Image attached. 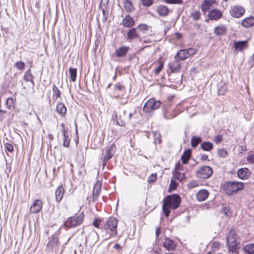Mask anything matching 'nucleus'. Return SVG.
I'll use <instances>...</instances> for the list:
<instances>
[{
    "label": "nucleus",
    "mask_w": 254,
    "mask_h": 254,
    "mask_svg": "<svg viewBox=\"0 0 254 254\" xmlns=\"http://www.w3.org/2000/svg\"><path fill=\"white\" fill-rule=\"evenodd\" d=\"M118 219L114 217H109L101 225V234L104 240H109L117 235Z\"/></svg>",
    "instance_id": "obj_1"
},
{
    "label": "nucleus",
    "mask_w": 254,
    "mask_h": 254,
    "mask_svg": "<svg viewBox=\"0 0 254 254\" xmlns=\"http://www.w3.org/2000/svg\"><path fill=\"white\" fill-rule=\"evenodd\" d=\"M221 187L226 194L232 195L244 190L245 184L241 182L228 181L223 184Z\"/></svg>",
    "instance_id": "obj_2"
},
{
    "label": "nucleus",
    "mask_w": 254,
    "mask_h": 254,
    "mask_svg": "<svg viewBox=\"0 0 254 254\" xmlns=\"http://www.w3.org/2000/svg\"><path fill=\"white\" fill-rule=\"evenodd\" d=\"M173 96H170L167 100L162 103V114L164 118L167 120L176 117L178 114L176 113V110L172 107Z\"/></svg>",
    "instance_id": "obj_3"
},
{
    "label": "nucleus",
    "mask_w": 254,
    "mask_h": 254,
    "mask_svg": "<svg viewBox=\"0 0 254 254\" xmlns=\"http://www.w3.org/2000/svg\"><path fill=\"white\" fill-rule=\"evenodd\" d=\"M181 198L178 193H173L167 195L163 200V202L166 204V205L171 207L174 210L178 208L181 203Z\"/></svg>",
    "instance_id": "obj_4"
},
{
    "label": "nucleus",
    "mask_w": 254,
    "mask_h": 254,
    "mask_svg": "<svg viewBox=\"0 0 254 254\" xmlns=\"http://www.w3.org/2000/svg\"><path fill=\"white\" fill-rule=\"evenodd\" d=\"M213 172V169L207 165H204L200 167L194 174V176L202 180H205L209 178Z\"/></svg>",
    "instance_id": "obj_5"
},
{
    "label": "nucleus",
    "mask_w": 254,
    "mask_h": 254,
    "mask_svg": "<svg viewBox=\"0 0 254 254\" xmlns=\"http://www.w3.org/2000/svg\"><path fill=\"white\" fill-rule=\"evenodd\" d=\"M83 219V212L78 215L70 217L65 222H64V227L67 229L76 227L82 223Z\"/></svg>",
    "instance_id": "obj_6"
},
{
    "label": "nucleus",
    "mask_w": 254,
    "mask_h": 254,
    "mask_svg": "<svg viewBox=\"0 0 254 254\" xmlns=\"http://www.w3.org/2000/svg\"><path fill=\"white\" fill-rule=\"evenodd\" d=\"M161 105L162 102L160 100H156L152 98L145 102L142 110L144 113H150L158 109L161 107Z\"/></svg>",
    "instance_id": "obj_7"
},
{
    "label": "nucleus",
    "mask_w": 254,
    "mask_h": 254,
    "mask_svg": "<svg viewBox=\"0 0 254 254\" xmlns=\"http://www.w3.org/2000/svg\"><path fill=\"white\" fill-rule=\"evenodd\" d=\"M116 151V147L114 144H112L109 148H108L106 151L105 154L103 156L102 166L104 168L107 162L112 158L113 155Z\"/></svg>",
    "instance_id": "obj_8"
},
{
    "label": "nucleus",
    "mask_w": 254,
    "mask_h": 254,
    "mask_svg": "<svg viewBox=\"0 0 254 254\" xmlns=\"http://www.w3.org/2000/svg\"><path fill=\"white\" fill-rule=\"evenodd\" d=\"M230 15L234 18H240L245 13V8L241 5H235L231 6L229 9Z\"/></svg>",
    "instance_id": "obj_9"
},
{
    "label": "nucleus",
    "mask_w": 254,
    "mask_h": 254,
    "mask_svg": "<svg viewBox=\"0 0 254 254\" xmlns=\"http://www.w3.org/2000/svg\"><path fill=\"white\" fill-rule=\"evenodd\" d=\"M248 47V41H236L234 42V48L237 52H243Z\"/></svg>",
    "instance_id": "obj_10"
},
{
    "label": "nucleus",
    "mask_w": 254,
    "mask_h": 254,
    "mask_svg": "<svg viewBox=\"0 0 254 254\" xmlns=\"http://www.w3.org/2000/svg\"><path fill=\"white\" fill-rule=\"evenodd\" d=\"M252 174L251 171L248 168H242L239 169L237 172L238 177L241 180H246L249 179Z\"/></svg>",
    "instance_id": "obj_11"
},
{
    "label": "nucleus",
    "mask_w": 254,
    "mask_h": 254,
    "mask_svg": "<svg viewBox=\"0 0 254 254\" xmlns=\"http://www.w3.org/2000/svg\"><path fill=\"white\" fill-rule=\"evenodd\" d=\"M42 206L43 203L41 200L35 199L30 208V213L35 214L39 212L42 208Z\"/></svg>",
    "instance_id": "obj_12"
},
{
    "label": "nucleus",
    "mask_w": 254,
    "mask_h": 254,
    "mask_svg": "<svg viewBox=\"0 0 254 254\" xmlns=\"http://www.w3.org/2000/svg\"><path fill=\"white\" fill-rule=\"evenodd\" d=\"M163 247L168 251H171L176 249L177 244L173 240L169 238L165 237V241L163 242Z\"/></svg>",
    "instance_id": "obj_13"
},
{
    "label": "nucleus",
    "mask_w": 254,
    "mask_h": 254,
    "mask_svg": "<svg viewBox=\"0 0 254 254\" xmlns=\"http://www.w3.org/2000/svg\"><path fill=\"white\" fill-rule=\"evenodd\" d=\"M222 15V12L217 9L210 10L208 14V18L211 20H218Z\"/></svg>",
    "instance_id": "obj_14"
},
{
    "label": "nucleus",
    "mask_w": 254,
    "mask_h": 254,
    "mask_svg": "<svg viewBox=\"0 0 254 254\" xmlns=\"http://www.w3.org/2000/svg\"><path fill=\"white\" fill-rule=\"evenodd\" d=\"M129 49V47L123 46L116 50L115 54L118 58H122L127 54Z\"/></svg>",
    "instance_id": "obj_15"
},
{
    "label": "nucleus",
    "mask_w": 254,
    "mask_h": 254,
    "mask_svg": "<svg viewBox=\"0 0 254 254\" xmlns=\"http://www.w3.org/2000/svg\"><path fill=\"white\" fill-rule=\"evenodd\" d=\"M135 24V21L130 15H127L123 19L122 25L125 27L131 28Z\"/></svg>",
    "instance_id": "obj_16"
},
{
    "label": "nucleus",
    "mask_w": 254,
    "mask_h": 254,
    "mask_svg": "<svg viewBox=\"0 0 254 254\" xmlns=\"http://www.w3.org/2000/svg\"><path fill=\"white\" fill-rule=\"evenodd\" d=\"M136 38L140 39L139 35L137 31V28H130L127 33V39L132 41Z\"/></svg>",
    "instance_id": "obj_17"
},
{
    "label": "nucleus",
    "mask_w": 254,
    "mask_h": 254,
    "mask_svg": "<svg viewBox=\"0 0 254 254\" xmlns=\"http://www.w3.org/2000/svg\"><path fill=\"white\" fill-rule=\"evenodd\" d=\"M209 194V192L207 190L202 189L196 193V197L198 201H203L208 198Z\"/></svg>",
    "instance_id": "obj_18"
},
{
    "label": "nucleus",
    "mask_w": 254,
    "mask_h": 254,
    "mask_svg": "<svg viewBox=\"0 0 254 254\" xmlns=\"http://www.w3.org/2000/svg\"><path fill=\"white\" fill-rule=\"evenodd\" d=\"M168 66L171 72L177 73L181 69V64L177 59H175L174 61L169 63Z\"/></svg>",
    "instance_id": "obj_19"
},
{
    "label": "nucleus",
    "mask_w": 254,
    "mask_h": 254,
    "mask_svg": "<svg viewBox=\"0 0 254 254\" xmlns=\"http://www.w3.org/2000/svg\"><path fill=\"white\" fill-rule=\"evenodd\" d=\"M126 114V112L125 110L121 113L119 115L115 114L116 123L118 126L123 127L126 124L125 121Z\"/></svg>",
    "instance_id": "obj_20"
},
{
    "label": "nucleus",
    "mask_w": 254,
    "mask_h": 254,
    "mask_svg": "<svg viewBox=\"0 0 254 254\" xmlns=\"http://www.w3.org/2000/svg\"><path fill=\"white\" fill-rule=\"evenodd\" d=\"M59 244V240L57 236L54 234L51 237V239L48 243L47 247V248L52 251L54 248L57 247Z\"/></svg>",
    "instance_id": "obj_21"
},
{
    "label": "nucleus",
    "mask_w": 254,
    "mask_h": 254,
    "mask_svg": "<svg viewBox=\"0 0 254 254\" xmlns=\"http://www.w3.org/2000/svg\"><path fill=\"white\" fill-rule=\"evenodd\" d=\"M213 32L217 36H224L227 33V28L223 24L219 25L214 28Z\"/></svg>",
    "instance_id": "obj_22"
},
{
    "label": "nucleus",
    "mask_w": 254,
    "mask_h": 254,
    "mask_svg": "<svg viewBox=\"0 0 254 254\" xmlns=\"http://www.w3.org/2000/svg\"><path fill=\"white\" fill-rule=\"evenodd\" d=\"M241 25L243 27L249 28L254 25V17L250 16L244 19L241 22Z\"/></svg>",
    "instance_id": "obj_23"
},
{
    "label": "nucleus",
    "mask_w": 254,
    "mask_h": 254,
    "mask_svg": "<svg viewBox=\"0 0 254 254\" xmlns=\"http://www.w3.org/2000/svg\"><path fill=\"white\" fill-rule=\"evenodd\" d=\"M99 240L98 233L93 229H91L89 232L88 237H86V242L87 240L91 241L93 245H94Z\"/></svg>",
    "instance_id": "obj_24"
},
{
    "label": "nucleus",
    "mask_w": 254,
    "mask_h": 254,
    "mask_svg": "<svg viewBox=\"0 0 254 254\" xmlns=\"http://www.w3.org/2000/svg\"><path fill=\"white\" fill-rule=\"evenodd\" d=\"M169 8L165 5H159L157 6V12L161 16H166L169 13Z\"/></svg>",
    "instance_id": "obj_25"
},
{
    "label": "nucleus",
    "mask_w": 254,
    "mask_h": 254,
    "mask_svg": "<svg viewBox=\"0 0 254 254\" xmlns=\"http://www.w3.org/2000/svg\"><path fill=\"white\" fill-rule=\"evenodd\" d=\"M191 150L188 149L185 150L181 155V160L183 164H187L190 158Z\"/></svg>",
    "instance_id": "obj_26"
},
{
    "label": "nucleus",
    "mask_w": 254,
    "mask_h": 254,
    "mask_svg": "<svg viewBox=\"0 0 254 254\" xmlns=\"http://www.w3.org/2000/svg\"><path fill=\"white\" fill-rule=\"evenodd\" d=\"M226 235L227 245H229V244H233V243H236V234L234 230H230Z\"/></svg>",
    "instance_id": "obj_27"
},
{
    "label": "nucleus",
    "mask_w": 254,
    "mask_h": 254,
    "mask_svg": "<svg viewBox=\"0 0 254 254\" xmlns=\"http://www.w3.org/2000/svg\"><path fill=\"white\" fill-rule=\"evenodd\" d=\"M114 3L110 2V1H100L99 4V8L102 10H105V11H109L110 9L113 8Z\"/></svg>",
    "instance_id": "obj_28"
},
{
    "label": "nucleus",
    "mask_w": 254,
    "mask_h": 254,
    "mask_svg": "<svg viewBox=\"0 0 254 254\" xmlns=\"http://www.w3.org/2000/svg\"><path fill=\"white\" fill-rule=\"evenodd\" d=\"M214 147L213 144L210 141H205L200 144V148L204 151H211Z\"/></svg>",
    "instance_id": "obj_29"
},
{
    "label": "nucleus",
    "mask_w": 254,
    "mask_h": 254,
    "mask_svg": "<svg viewBox=\"0 0 254 254\" xmlns=\"http://www.w3.org/2000/svg\"><path fill=\"white\" fill-rule=\"evenodd\" d=\"M64 191V188L62 186L58 187L55 191L56 200L57 202H59L62 200Z\"/></svg>",
    "instance_id": "obj_30"
},
{
    "label": "nucleus",
    "mask_w": 254,
    "mask_h": 254,
    "mask_svg": "<svg viewBox=\"0 0 254 254\" xmlns=\"http://www.w3.org/2000/svg\"><path fill=\"white\" fill-rule=\"evenodd\" d=\"M56 110L61 117L64 116L66 113V108L64 104L62 102H59L57 104Z\"/></svg>",
    "instance_id": "obj_31"
},
{
    "label": "nucleus",
    "mask_w": 254,
    "mask_h": 254,
    "mask_svg": "<svg viewBox=\"0 0 254 254\" xmlns=\"http://www.w3.org/2000/svg\"><path fill=\"white\" fill-rule=\"evenodd\" d=\"M216 2L217 1H203L201 5L202 11L205 13L209 9L211 5L214 3H216Z\"/></svg>",
    "instance_id": "obj_32"
},
{
    "label": "nucleus",
    "mask_w": 254,
    "mask_h": 254,
    "mask_svg": "<svg viewBox=\"0 0 254 254\" xmlns=\"http://www.w3.org/2000/svg\"><path fill=\"white\" fill-rule=\"evenodd\" d=\"M202 142V137L200 136L193 135L192 136L190 141L191 146L194 148H196L197 145Z\"/></svg>",
    "instance_id": "obj_33"
},
{
    "label": "nucleus",
    "mask_w": 254,
    "mask_h": 254,
    "mask_svg": "<svg viewBox=\"0 0 254 254\" xmlns=\"http://www.w3.org/2000/svg\"><path fill=\"white\" fill-rule=\"evenodd\" d=\"M175 59H177V60L179 61H184L185 59H187L188 57L186 55V52L184 49L180 50L178 51L175 56Z\"/></svg>",
    "instance_id": "obj_34"
},
{
    "label": "nucleus",
    "mask_w": 254,
    "mask_h": 254,
    "mask_svg": "<svg viewBox=\"0 0 254 254\" xmlns=\"http://www.w3.org/2000/svg\"><path fill=\"white\" fill-rule=\"evenodd\" d=\"M243 251L247 254H254V243L249 244L244 246Z\"/></svg>",
    "instance_id": "obj_35"
},
{
    "label": "nucleus",
    "mask_w": 254,
    "mask_h": 254,
    "mask_svg": "<svg viewBox=\"0 0 254 254\" xmlns=\"http://www.w3.org/2000/svg\"><path fill=\"white\" fill-rule=\"evenodd\" d=\"M67 130L64 129L63 130V135L64 136L63 138V145L64 147H68L69 145V142L70 140V138H69L68 135L67 134Z\"/></svg>",
    "instance_id": "obj_36"
},
{
    "label": "nucleus",
    "mask_w": 254,
    "mask_h": 254,
    "mask_svg": "<svg viewBox=\"0 0 254 254\" xmlns=\"http://www.w3.org/2000/svg\"><path fill=\"white\" fill-rule=\"evenodd\" d=\"M123 4L124 8L127 12L129 13L134 9L131 1H124Z\"/></svg>",
    "instance_id": "obj_37"
},
{
    "label": "nucleus",
    "mask_w": 254,
    "mask_h": 254,
    "mask_svg": "<svg viewBox=\"0 0 254 254\" xmlns=\"http://www.w3.org/2000/svg\"><path fill=\"white\" fill-rule=\"evenodd\" d=\"M228 248V250L230 253H232L233 254H238V246L237 243H233V244H229L227 245Z\"/></svg>",
    "instance_id": "obj_38"
},
{
    "label": "nucleus",
    "mask_w": 254,
    "mask_h": 254,
    "mask_svg": "<svg viewBox=\"0 0 254 254\" xmlns=\"http://www.w3.org/2000/svg\"><path fill=\"white\" fill-rule=\"evenodd\" d=\"M221 212L227 217H231L232 214V211L231 210L230 207L228 206H223L222 209L221 210Z\"/></svg>",
    "instance_id": "obj_39"
},
{
    "label": "nucleus",
    "mask_w": 254,
    "mask_h": 254,
    "mask_svg": "<svg viewBox=\"0 0 254 254\" xmlns=\"http://www.w3.org/2000/svg\"><path fill=\"white\" fill-rule=\"evenodd\" d=\"M53 99L54 101H56L58 98L60 97L61 93L59 88L55 84L53 86Z\"/></svg>",
    "instance_id": "obj_40"
},
{
    "label": "nucleus",
    "mask_w": 254,
    "mask_h": 254,
    "mask_svg": "<svg viewBox=\"0 0 254 254\" xmlns=\"http://www.w3.org/2000/svg\"><path fill=\"white\" fill-rule=\"evenodd\" d=\"M77 71V70L76 68L70 67L69 68V72L70 74V79L72 82H74L76 81Z\"/></svg>",
    "instance_id": "obj_41"
},
{
    "label": "nucleus",
    "mask_w": 254,
    "mask_h": 254,
    "mask_svg": "<svg viewBox=\"0 0 254 254\" xmlns=\"http://www.w3.org/2000/svg\"><path fill=\"white\" fill-rule=\"evenodd\" d=\"M172 209L171 207H169L166 205V204L163 202L162 205V211L166 217H168L171 213V210Z\"/></svg>",
    "instance_id": "obj_42"
},
{
    "label": "nucleus",
    "mask_w": 254,
    "mask_h": 254,
    "mask_svg": "<svg viewBox=\"0 0 254 254\" xmlns=\"http://www.w3.org/2000/svg\"><path fill=\"white\" fill-rule=\"evenodd\" d=\"M34 76L32 75L30 69H28L25 72L23 77V79L26 81H31L32 79H34Z\"/></svg>",
    "instance_id": "obj_43"
},
{
    "label": "nucleus",
    "mask_w": 254,
    "mask_h": 254,
    "mask_svg": "<svg viewBox=\"0 0 254 254\" xmlns=\"http://www.w3.org/2000/svg\"><path fill=\"white\" fill-rule=\"evenodd\" d=\"M178 183L173 179H172L170 181V184L169 188V191L175 190L177 189L178 186Z\"/></svg>",
    "instance_id": "obj_44"
},
{
    "label": "nucleus",
    "mask_w": 254,
    "mask_h": 254,
    "mask_svg": "<svg viewBox=\"0 0 254 254\" xmlns=\"http://www.w3.org/2000/svg\"><path fill=\"white\" fill-rule=\"evenodd\" d=\"M102 224V220L99 218H95L92 222L93 226L97 228L101 229Z\"/></svg>",
    "instance_id": "obj_45"
},
{
    "label": "nucleus",
    "mask_w": 254,
    "mask_h": 254,
    "mask_svg": "<svg viewBox=\"0 0 254 254\" xmlns=\"http://www.w3.org/2000/svg\"><path fill=\"white\" fill-rule=\"evenodd\" d=\"M217 154L220 157L225 158L228 155V152L224 148H220L218 150Z\"/></svg>",
    "instance_id": "obj_46"
},
{
    "label": "nucleus",
    "mask_w": 254,
    "mask_h": 254,
    "mask_svg": "<svg viewBox=\"0 0 254 254\" xmlns=\"http://www.w3.org/2000/svg\"><path fill=\"white\" fill-rule=\"evenodd\" d=\"M15 66L17 69L22 70L24 69L25 64L23 62L18 61L15 63Z\"/></svg>",
    "instance_id": "obj_47"
},
{
    "label": "nucleus",
    "mask_w": 254,
    "mask_h": 254,
    "mask_svg": "<svg viewBox=\"0 0 254 254\" xmlns=\"http://www.w3.org/2000/svg\"><path fill=\"white\" fill-rule=\"evenodd\" d=\"M163 66H164L163 63H162L161 62H159L158 66L154 69L155 74V75L158 74L161 72V71L162 70Z\"/></svg>",
    "instance_id": "obj_48"
},
{
    "label": "nucleus",
    "mask_w": 254,
    "mask_h": 254,
    "mask_svg": "<svg viewBox=\"0 0 254 254\" xmlns=\"http://www.w3.org/2000/svg\"><path fill=\"white\" fill-rule=\"evenodd\" d=\"M137 28H138L139 30L145 32L148 30L149 26L146 24L141 23L137 26Z\"/></svg>",
    "instance_id": "obj_49"
},
{
    "label": "nucleus",
    "mask_w": 254,
    "mask_h": 254,
    "mask_svg": "<svg viewBox=\"0 0 254 254\" xmlns=\"http://www.w3.org/2000/svg\"><path fill=\"white\" fill-rule=\"evenodd\" d=\"M154 141L155 143H158L159 144L161 143V134L160 133L156 131L154 133Z\"/></svg>",
    "instance_id": "obj_50"
},
{
    "label": "nucleus",
    "mask_w": 254,
    "mask_h": 254,
    "mask_svg": "<svg viewBox=\"0 0 254 254\" xmlns=\"http://www.w3.org/2000/svg\"><path fill=\"white\" fill-rule=\"evenodd\" d=\"M227 90V88L226 85L222 86L221 88H218V94L219 95H223L225 94Z\"/></svg>",
    "instance_id": "obj_51"
},
{
    "label": "nucleus",
    "mask_w": 254,
    "mask_h": 254,
    "mask_svg": "<svg viewBox=\"0 0 254 254\" xmlns=\"http://www.w3.org/2000/svg\"><path fill=\"white\" fill-rule=\"evenodd\" d=\"M102 22L104 23H105L108 19L109 17V11H105V10H102Z\"/></svg>",
    "instance_id": "obj_52"
},
{
    "label": "nucleus",
    "mask_w": 254,
    "mask_h": 254,
    "mask_svg": "<svg viewBox=\"0 0 254 254\" xmlns=\"http://www.w3.org/2000/svg\"><path fill=\"white\" fill-rule=\"evenodd\" d=\"M190 16L194 20H198L200 17V13L199 11H195L191 13Z\"/></svg>",
    "instance_id": "obj_53"
},
{
    "label": "nucleus",
    "mask_w": 254,
    "mask_h": 254,
    "mask_svg": "<svg viewBox=\"0 0 254 254\" xmlns=\"http://www.w3.org/2000/svg\"><path fill=\"white\" fill-rule=\"evenodd\" d=\"M100 192V191L93 190L92 199L93 202H95L98 200Z\"/></svg>",
    "instance_id": "obj_54"
},
{
    "label": "nucleus",
    "mask_w": 254,
    "mask_h": 254,
    "mask_svg": "<svg viewBox=\"0 0 254 254\" xmlns=\"http://www.w3.org/2000/svg\"><path fill=\"white\" fill-rule=\"evenodd\" d=\"M172 174L175 179L180 181L181 173L178 171L173 170L172 171Z\"/></svg>",
    "instance_id": "obj_55"
},
{
    "label": "nucleus",
    "mask_w": 254,
    "mask_h": 254,
    "mask_svg": "<svg viewBox=\"0 0 254 254\" xmlns=\"http://www.w3.org/2000/svg\"><path fill=\"white\" fill-rule=\"evenodd\" d=\"M198 183L196 181H192L190 182L188 184V188L190 189H192L198 186Z\"/></svg>",
    "instance_id": "obj_56"
},
{
    "label": "nucleus",
    "mask_w": 254,
    "mask_h": 254,
    "mask_svg": "<svg viewBox=\"0 0 254 254\" xmlns=\"http://www.w3.org/2000/svg\"><path fill=\"white\" fill-rule=\"evenodd\" d=\"M174 170L178 171H183L184 170V167L179 161L176 163Z\"/></svg>",
    "instance_id": "obj_57"
},
{
    "label": "nucleus",
    "mask_w": 254,
    "mask_h": 254,
    "mask_svg": "<svg viewBox=\"0 0 254 254\" xmlns=\"http://www.w3.org/2000/svg\"><path fill=\"white\" fill-rule=\"evenodd\" d=\"M5 150L9 152H12L13 151V147L12 145L9 143H4Z\"/></svg>",
    "instance_id": "obj_58"
},
{
    "label": "nucleus",
    "mask_w": 254,
    "mask_h": 254,
    "mask_svg": "<svg viewBox=\"0 0 254 254\" xmlns=\"http://www.w3.org/2000/svg\"><path fill=\"white\" fill-rule=\"evenodd\" d=\"M102 187V184L99 181H97L94 185L93 190H94L100 191Z\"/></svg>",
    "instance_id": "obj_59"
},
{
    "label": "nucleus",
    "mask_w": 254,
    "mask_h": 254,
    "mask_svg": "<svg viewBox=\"0 0 254 254\" xmlns=\"http://www.w3.org/2000/svg\"><path fill=\"white\" fill-rule=\"evenodd\" d=\"M247 161L251 164H253L254 163V154H252L249 155L246 157Z\"/></svg>",
    "instance_id": "obj_60"
},
{
    "label": "nucleus",
    "mask_w": 254,
    "mask_h": 254,
    "mask_svg": "<svg viewBox=\"0 0 254 254\" xmlns=\"http://www.w3.org/2000/svg\"><path fill=\"white\" fill-rule=\"evenodd\" d=\"M223 140L222 135L221 134H218L214 137V141L216 143H219Z\"/></svg>",
    "instance_id": "obj_61"
},
{
    "label": "nucleus",
    "mask_w": 254,
    "mask_h": 254,
    "mask_svg": "<svg viewBox=\"0 0 254 254\" xmlns=\"http://www.w3.org/2000/svg\"><path fill=\"white\" fill-rule=\"evenodd\" d=\"M115 88L119 91H123L125 89V87L122 85L120 83H117L115 84Z\"/></svg>",
    "instance_id": "obj_62"
},
{
    "label": "nucleus",
    "mask_w": 254,
    "mask_h": 254,
    "mask_svg": "<svg viewBox=\"0 0 254 254\" xmlns=\"http://www.w3.org/2000/svg\"><path fill=\"white\" fill-rule=\"evenodd\" d=\"M142 4L146 7H149L153 4L154 1H141Z\"/></svg>",
    "instance_id": "obj_63"
},
{
    "label": "nucleus",
    "mask_w": 254,
    "mask_h": 254,
    "mask_svg": "<svg viewBox=\"0 0 254 254\" xmlns=\"http://www.w3.org/2000/svg\"><path fill=\"white\" fill-rule=\"evenodd\" d=\"M201 161H207V160H208V156L207 155L205 154H201Z\"/></svg>",
    "instance_id": "obj_64"
}]
</instances>
